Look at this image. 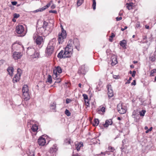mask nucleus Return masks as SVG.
Here are the masks:
<instances>
[{"instance_id":"nucleus-1","label":"nucleus","mask_w":156,"mask_h":156,"mask_svg":"<svg viewBox=\"0 0 156 156\" xmlns=\"http://www.w3.org/2000/svg\"><path fill=\"white\" fill-rule=\"evenodd\" d=\"M73 53V49L67 45L64 51L62 50L59 53L57 57L60 58H69L72 55Z\"/></svg>"},{"instance_id":"nucleus-2","label":"nucleus","mask_w":156,"mask_h":156,"mask_svg":"<svg viewBox=\"0 0 156 156\" xmlns=\"http://www.w3.org/2000/svg\"><path fill=\"white\" fill-rule=\"evenodd\" d=\"M54 39H53L51 41H50L46 48L45 54L47 57L51 56L53 52L54 49V47L55 44L54 41Z\"/></svg>"},{"instance_id":"nucleus-3","label":"nucleus","mask_w":156,"mask_h":156,"mask_svg":"<svg viewBox=\"0 0 156 156\" xmlns=\"http://www.w3.org/2000/svg\"><path fill=\"white\" fill-rule=\"evenodd\" d=\"M68 46L72 48L73 50V48H76L78 51H79L80 48V45L79 40L76 38H75L72 40H70L68 41Z\"/></svg>"},{"instance_id":"nucleus-4","label":"nucleus","mask_w":156,"mask_h":156,"mask_svg":"<svg viewBox=\"0 0 156 156\" xmlns=\"http://www.w3.org/2000/svg\"><path fill=\"white\" fill-rule=\"evenodd\" d=\"M33 39L39 48H41L44 42L42 37L38 35L37 33H35L34 34Z\"/></svg>"},{"instance_id":"nucleus-5","label":"nucleus","mask_w":156,"mask_h":156,"mask_svg":"<svg viewBox=\"0 0 156 156\" xmlns=\"http://www.w3.org/2000/svg\"><path fill=\"white\" fill-rule=\"evenodd\" d=\"M67 36L66 32L62 28V31L59 33L58 35V40L59 44H62L65 41Z\"/></svg>"},{"instance_id":"nucleus-6","label":"nucleus","mask_w":156,"mask_h":156,"mask_svg":"<svg viewBox=\"0 0 156 156\" xmlns=\"http://www.w3.org/2000/svg\"><path fill=\"white\" fill-rule=\"evenodd\" d=\"M22 92L23 98L26 101L28 100L30 98V96L28 87L27 85H24L23 86L22 89Z\"/></svg>"},{"instance_id":"nucleus-7","label":"nucleus","mask_w":156,"mask_h":156,"mask_svg":"<svg viewBox=\"0 0 156 156\" xmlns=\"http://www.w3.org/2000/svg\"><path fill=\"white\" fill-rule=\"evenodd\" d=\"M43 25L45 29L46 33V34L47 35L52 31L53 29V27L51 25H49L48 23L45 21L43 22Z\"/></svg>"},{"instance_id":"nucleus-8","label":"nucleus","mask_w":156,"mask_h":156,"mask_svg":"<svg viewBox=\"0 0 156 156\" xmlns=\"http://www.w3.org/2000/svg\"><path fill=\"white\" fill-rule=\"evenodd\" d=\"M117 110L119 113L123 114L126 112V107L122 104H119L117 105Z\"/></svg>"},{"instance_id":"nucleus-9","label":"nucleus","mask_w":156,"mask_h":156,"mask_svg":"<svg viewBox=\"0 0 156 156\" xmlns=\"http://www.w3.org/2000/svg\"><path fill=\"white\" fill-rule=\"evenodd\" d=\"M27 31V28L25 25H20V37L25 36Z\"/></svg>"},{"instance_id":"nucleus-10","label":"nucleus","mask_w":156,"mask_h":156,"mask_svg":"<svg viewBox=\"0 0 156 156\" xmlns=\"http://www.w3.org/2000/svg\"><path fill=\"white\" fill-rule=\"evenodd\" d=\"M62 72V69L61 67L59 66H57L55 69L53 70V77L56 78L57 77V76L58 75L59 76V75L57 73L60 74Z\"/></svg>"},{"instance_id":"nucleus-11","label":"nucleus","mask_w":156,"mask_h":156,"mask_svg":"<svg viewBox=\"0 0 156 156\" xmlns=\"http://www.w3.org/2000/svg\"><path fill=\"white\" fill-rule=\"evenodd\" d=\"M45 29L44 28V27L43 25V26L41 27H40L37 30V31L35 33H37V34L40 35H43L44 36H46V33Z\"/></svg>"},{"instance_id":"nucleus-12","label":"nucleus","mask_w":156,"mask_h":156,"mask_svg":"<svg viewBox=\"0 0 156 156\" xmlns=\"http://www.w3.org/2000/svg\"><path fill=\"white\" fill-rule=\"evenodd\" d=\"M33 122L32 121L30 120L28 121L27 122L28 126L29 127H31V129L33 131L36 132L38 129V126L36 124H32L31 126V125H32V123Z\"/></svg>"},{"instance_id":"nucleus-13","label":"nucleus","mask_w":156,"mask_h":156,"mask_svg":"<svg viewBox=\"0 0 156 156\" xmlns=\"http://www.w3.org/2000/svg\"><path fill=\"white\" fill-rule=\"evenodd\" d=\"M52 3V1L50 2L46 5L43 6V7H42L41 8H40L34 10V12H41L43 11H44L46 9H47L49 8L50 6V5Z\"/></svg>"},{"instance_id":"nucleus-14","label":"nucleus","mask_w":156,"mask_h":156,"mask_svg":"<svg viewBox=\"0 0 156 156\" xmlns=\"http://www.w3.org/2000/svg\"><path fill=\"white\" fill-rule=\"evenodd\" d=\"M105 107L102 106H101L97 109V111L98 113L103 115L105 112Z\"/></svg>"},{"instance_id":"nucleus-15","label":"nucleus","mask_w":156,"mask_h":156,"mask_svg":"<svg viewBox=\"0 0 156 156\" xmlns=\"http://www.w3.org/2000/svg\"><path fill=\"white\" fill-rule=\"evenodd\" d=\"M107 88L108 90V94L109 98H111L113 96V92L112 90V89L111 85H108L107 86Z\"/></svg>"},{"instance_id":"nucleus-16","label":"nucleus","mask_w":156,"mask_h":156,"mask_svg":"<svg viewBox=\"0 0 156 156\" xmlns=\"http://www.w3.org/2000/svg\"><path fill=\"white\" fill-rule=\"evenodd\" d=\"M38 144L40 146H43L46 143L45 139L43 137V136L40 137L38 140Z\"/></svg>"},{"instance_id":"nucleus-17","label":"nucleus","mask_w":156,"mask_h":156,"mask_svg":"<svg viewBox=\"0 0 156 156\" xmlns=\"http://www.w3.org/2000/svg\"><path fill=\"white\" fill-rule=\"evenodd\" d=\"M78 72L80 74L85 75L86 72V70L85 69L84 66H81L79 68Z\"/></svg>"},{"instance_id":"nucleus-18","label":"nucleus","mask_w":156,"mask_h":156,"mask_svg":"<svg viewBox=\"0 0 156 156\" xmlns=\"http://www.w3.org/2000/svg\"><path fill=\"white\" fill-rule=\"evenodd\" d=\"M35 50L32 47H29L27 48V53L29 55L31 56L35 52Z\"/></svg>"},{"instance_id":"nucleus-19","label":"nucleus","mask_w":156,"mask_h":156,"mask_svg":"<svg viewBox=\"0 0 156 156\" xmlns=\"http://www.w3.org/2000/svg\"><path fill=\"white\" fill-rule=\"evenodd\" d=\"M20 68H18L17 69L18 73L15 76L13 77V82L14 83L15 82H16L19 81L20 80V73H19Z\"/></svg>"},{"instance_id":"nucleus-20","label":"nucleus","mask_w":156,"mask_h":156,"mask_svg":"<svg viewBox=\"0 0 156 156\" xmlns=\"http://www.w3.org/2000/svg\"><path fill=\"white\" fill-rule=\"evenodd\" d=\"M112 60L111 65H115L117 63V57L115 55H113L111 58Z\"/></svg>"},{"instance_id":"nucleus-21","label":"nucleus","mask_w":156,"mask_h":156,"mask_svg":"<svg viewBox=\"0 0 156 156\" xmlns=\"http://www.w3.org/2000/svg\"><path fill=\"white\" fill-rule=\"evenodd\" d=\"M112 124V119H111L107 120L106 121L105 123L103 124V126L105 127H108L109 125H111Z\"/></svg>"},{"instance_id":"nucleus-22","label":"nucleus","mask_w":156,"mask_h":156,"mask_svg":"<svg viewBox=\"0 0 156 156\" xmlns=\"http://www.w3.org/2000/svg\"><path fill=\"white\" fill-rule=\"evenodd\" d=\"M83 146V143L82 142L78 143L75 144V148L77 151L80 150L81 147Z\"/></svg>"},{"instance_id":"nucleus-23","label":"nucleus","mask_w":156,"mask_h":156,"mask_svg":"<svg viewBox=\"0 0 156 156\" xmlns=\"http://www.w3.org/2000/svg\"><path fill=\"white\" fill-rule=\"evenodd\" d=\"M13 57L15 60L18 59L20 58V53L18 52H14L13 55Z\"/></svg>"},{"instance_id":"nucleus-24","label":"nucleus","mask_w":156,"mask_h":156,"mask_svg":"<svg viewBox=\"0 0 156 156\" xmlns=\"http://www.w3.org/2000/svg\"><path fill=\"white\" fill-rule=\"evenodd\" d=\"M56 104L55 102H53L52 103H51L50 105V109L52 110V111L53 112H56L55 108L56 107Z\"/></svg>"},{"instance_id":"nucleus-25","label":"nucleus","mask_w":156,"mask_h":156,"mask_svg":"<svg viewBox=\"0 0 156 156\" xmlns=\"http://www.w3.org/2000/svg\"><path fill=\"white\" fill-rule=\"evenodd\" d=\"M39 53L37 51H35L34 53L32 55L30 56V58H31L34 59V58H39Z\"/></svg>"},{"instance_id":"nucleus-26","label":"nucleus","mask_w":156,"mask_h":156,"mask_svg":"<svg viewBox=\"0 0 156 156\" xmlns=\"http://www.w3.org/2000/svg\"><path fill=\"white\" fill-rule=\"evenodd\" d=\"M7 71L9 73V74L12 76L13 72V68L12 67H9L7 69Z\"/></svg>"},{"instance_id":"nucleus-27","label":"nucleus","mask_w":156,"mask_h":156,"mask_svg":"<svg viewBox=\"0 0 156 156\" xmlns=\"http://www.w3.org/2000/svg\"><path fill=\"white\" fill-rule=\"evenodd\" d=\"M120 45L123 48L125 47L126 45V41L125 40H123L120 41Z\"/></svg>"},{"instance_id":"nucleus-28","label":"nucleus","mask_w":156,"mask_h":156,"mask_svg":"<svg viewBox=\"0 0 156 156\" xmlns=\"http://www.w3.org/2000/svg\"><path fill=\"white\" fill-rule=\"evenodd\" d=\"M133 3L132 2H130L126 4L127 8L129 10H130L133 9Z\"/></svg>"},{"instance_id":"nucleus-29","label":"nucleus","mask_w":156,"mask_h":156,"mask_svg":"<svg viewBox=\"0 0 156 156\" xmlns=\"http://www.w3.org/2000/svg\"><path fill=\"white\" fill-rule=\"evenodd\" d=\"M55 80H56L55 81V83H60L61 81V79L60 77V76L58 75L57 76V77L56 78H53Z\"/></svg>"},{"instance_id":"nucleus-30","label":"nucleus","mask_w":156,"mask_h":156,"mask_svg":"<svg viewBox=\"0 0 156 156\" xmlns=\"http://www.w3.org/2000/svg\"><path fill=\"white\" fill-rule=\"evenodd\" d=\"M58 150V148H57L56 145H54L53 147L51 148V151L53 152H56Z\"/></svg>"},{"instance_id":"nucleus-31","label":"nucleus","mask_w":156,"mask_h":156,"mask_svg":"<svg viewBox=\"0 0 156 156\" xmlns=\"http://www.w3.org/2000/svg\"><path fill=\"white\" fill-rule=\"evenodd\" d=\"M47 82H48L50 83H52V78L51 76L50 75H49L48 76Z\"/></svg>"},{"instance_id":"nucleus-32","label":"nucleus","mask_w":156,"mask_h":156,"mask_svg":"<svg viewBox=\"0 0 156 156\" xmlns=\"http://www.w3.org/2000/svg\"><path fill=\"white\" fill-rule=\"evenodd\" d=\"M155 73H156V69H153L151 71L150 76H154Z\"/></svg>"},{"instance_id":"nucleus-33","label":"nucleus","mask_w":156,"mask_h":156,"mask_svg":"<svg viewBox=\"0 0 156 156\" xmlns=\"http://www.w3.org/2000/svg\"><path fill=\"white\" fill-rule=\"evenodd\" d=\"M94 123L93 125L94 126H97L99 123V121L98 119H95L94 120Z\"/></svg>"},{"instance_id":"nucleus-34","label":"nucleus","mask_w":156,"mask_h":156,"mask_svg":"<svg viewBox=\"0 0 156 156\" xmlns=\"http://www.w3.org/2000/svg\"><path fill=\"white\" fill-rule=\"evenodd\" d=\"M83 0H78L77 4L78 6H80L83 3Z\"/></svg>"},{"instance_id":"nucleus-35","label":"nucleus","mask_w":156,"mask_h":156,"mask_svg":"<svg viewBox=\"0 0 156 156\" xmlns=\"http://www.w3.org/2000/svg\"><path fill=\"white\" fill-rule=\"evenodd\" d=\"M108 150L112 152H113L115 150L114 148L111 146H109L108 147Z\"/></svg>"},{"instance_id":"nucleus-36","label":"nucleus","mask_w":156,"mask_h":156,"mask_svg":"<svg viewBox=\"0 0 156 156\" xmlns=\"http://www.w3.org/2000/svg\"><path fill=\"white\" fill-rule=\"evenodd\" d=\"M155 55H153L151 56L150 57V60L152 61V62H154L156 60V58H155Z\"/></svg>"},{"instance_id":"nucleus-37","label":"nucleus","mask_w":156,"mask_h":156,"mask_svg":"<svg viewBox=\"0 0 156 156\" xmlns=\"http://www.w3.org/2000/svg\"><path fill=\"white\" fill-rule=\"evenodd\" d=\"M93 3L92 5L93 8L94 10H95L96 9V2L95 0H93Z\"/></svg>"},{"instance_id":"nucleus-38","label":"nucleus","mask_w":156,"mask_h":156,"mask_svg":"<svg viewBox=\"0 0 156 156\" xmlns=\"http://www.w3.org/2000/svg\"><path fill=\"white\" fill-rule=\"evenodd\" d=\"M65 114L67 116H69L71 115L70 112L67 109H66L65 111Z\"/></svg>"},{"instance_id":"nucleus-39","label":"nucleus","mask_w":156,"mask_h":156,"mask_svg":"<svg viewBox=\"0 0 156 156\" xmlns=\"http://www.w3.org/2000/svg\"><path fill=\"white\" fill-rule=\"evenodd\" d=\"M145 112V110H142L141 112H140V115L142 116H144V115Z\"/></svg>"},{"instance_id":"nucleus-40","label":"nucleus","mask_w":156,"mask_h":156,"mask_svg":"<svg viewBox=\"0 0 156 156\" xmlns=\"http://www.w3.org/2000/svg\"><path fill=\"white\" fill-rule=\"evenodd\" d=\"M84 101H85V105L87 106H89V105H90V103H89V100L88 99H87L85 100H84Z\"/></svg>"},{"instance_id":"nucleus-41","label":"nucleus","mask_w":156,"mask_h":156,"mask_svg":"<svg viewBox=\"0 0 156 156\" xmlns=\"http://www.w3.org/2000/svg\"><path fill=\"white\" fill-rule=\"evenodd\" d=\"M34 153L33 151H30L29 153L28 154V156H35Z\"/></svg>"},{"instance_id":"nucleus-42","label":"nucleus","mask_w":156,"mask_h":156,"mask_svg":"<svg viewBox=\"0 0 156 156\" xmlns=\"http://www.w3.org/2000/svg\"><path fill=\"white\" fill-rule=\"evenodd\" d=\"M16 32L18 34H20V26L19 25H18L17 26H16Z\"/></svg>"},{"instance_id":"nucleus-43","label":"nucleus","mask_w":156,"mask_h":156,"mask_svg":"<svg viewBox=\"0 0 156 156\" xmlns=\"http://www.w3.org/2000/svg\"><path fill=\"white\" fill-rule=\"evenodd\" d=\"M51 1L52 2V3L50 5H51V9H54L55 8V5L53 3L52 1L51 0L50 2Z\"/></svg>"},{"instance_id":"nucleus-44","label":"nucleus","mask_w":156,"mask_h":156,"mask_svg":"<svg viewBox=\"0 0 156 156\" xmlns=\"http://www.w3.org/2000/svg\"><path fill=\"white\" fill-rule=\"evenodd\" d=\"M83 99H84V100L87 99H88V96L85 94H83Z\"/></svg>"},{"instance_id":"nucleus-45","label":"nucleus","mask_w":156,"mask_h":156,"mask_svg":"<svg viewBox=\"0 0 156 156\" xmlns=\"http://www.w3.org/2000/svg\"><path fill=\"white\" fill-rule=\"evenodd\" d=\"M101 87L100 85V84H99L98 86H97L96 89L98 91H100L101 90Z\"/></svg>"},{"instance_id":"nucleus-46","label":"nucleus","mask_w":156,"mask_h":156,"mask_svg":"<svg viewBox=\"0 0 156 156\" xmlns=\"http://www.w3.org/2000/svg\"><path fill=\"white\" fill-rule=\"evenodd\" d=\"M20 16V15L18 14L15 13L13 14V18H18Z\"/></svg>"},{"instance_id":"nucleus-47","label":"nucleus","mask_w":156,"mask_h":156,"mask_svg":"<svg viewBox=\"0 0 156 156\" xmlns=\"http://www.w3.org/2000/svg\"><path fill=\"white\" fill-rule=\"evenodd\" d=\"M49 12L50 13H53L55 14H57V11L56 10H50L49 11Z\"/></svg>"},{"instance_id":"nucleus-48","label":"nucleus","mask_w":156,"mask_h":156,"mask_svg":"<svg viewBox=\"0 0 156 156\" xmlns=\"http://www.w3.org/2000/svg\"><path fill=\"white\" fill-rule=\"evenodd\" d=\"M132 78L131 77L129 78V79L126 82L125 84H129L130 83V81L132 80Z\"/></svg>"},{"instance_id":"nucleus-49","label":"nucleus","mask_w":156,"mask_h":156,"mask_svg":"<svg viewBox=\"0 0 156 156\" xmlns=\"http://www.w3.org/2000/svg\"><path fill=\"white\" fill-rule=\"evenodd\" d=\"M72 101V100L69 99L67 98L66 100V104H68L70 102Z\"/></svg>"},{"instance_id":"nucleus-50","label":"nucleus","mask_w":156,"mask_h":156,"mask_svg":"<svg viewBox=\"0 0 156 156\" xmlns=\"http://www.w3.org/2000/svg\"><path fill=\"white\" fill-rule=\"evenodd\" d=\"M136 73V71L135 70L133 71V73H132V76L133 77H134L135 76Z\"/></svg>"},{"instance_id":"nucleus-51","label":"nucleus","mask_w":156,"mask_h":156,"mask_svg":"<svg viewBox=\"0 0 156 156\" xmlns=\"http://www.w3.org/2000/svg\"><path fill=\"white\" fill-rule=\"evenodd\" d=\"M26 0H20V5H23L26 2Z\"/></svg>"},{"instance_id":"nucleus-52","label":"nucleus","mask_w":156,"mask_h":156,"mask_svg":"<svg viewBox=\"0 0 156 156\" xmlns=\"http://www.w3.org/2000/svg\"><path fill=\"white\" fill-rule=\"evenodd\" d=\"M136 85V80H133V82H132L131 83V85L133 86V85Z\"/></svg>"},{"instance_id":"nucleus-53","label":"nucleus","mask_w":156,"mask_h":156,"mask_svg":"<svg viewBox=\"0 0 156 156\" xmlns=\"http://www.w3.org/2000/svg\"><path fill=\"white\" fill-rule=\"evenodd\" d=\"M122 19V18L121 17H117L116 18V21H119V20H121Z\"/></svg>"},{"instance_id":"nucleus-54","label":"nucleus","mask_w":156,"mask_h":156,"mask_svg":"<svg viewBox=\"0 0 156 156\" xmlns=\"http://www.w3.org/2000/svg\"><path fill=\"white\" fill-rule=\"evenodd\" d=\"M115 34L114 33H111V35L110 36V37L113 38L114 37H115Z\"/></svg>"},{"instance_id":"nucleus-55","label":"nucleus","mask_w":156,"mask_h":156,"mask_svg":"<svg viewBox=\"0 0 156 156\" xmlns=\"http://www.w3.org/2000/svg\"><path fill=\"white\" fill-rule=\"evenodd\" d=\"M5 62V61L3 60H0V66L3 64Z\"/></svg>"},{"instance_id":"nucleus-56","label":"nucleus","mask_w":156,"mask_h":156,"mask_svg":"<svg viewBox=\"0 0 156 156\" xmlns=\"http://www.w3.org/2000/svg\"><path fill=\"white\" fill-rule=\"evenodd\" d=\"M113 78L115 79H118L119 78V76L114 75L113 76Z\"/></svg>"},{"instance_id":"nucleus-57","label":"nucleus","mask_w":156,"mask_h":156,"mask_svg":"<svg viewBox=\"0 0 156 156\" xmlns=\"http://www.w3.org/2000/svg\"><path fill=\"white\" fill-rule=\"evenodd\" d=\"M127 28V26H125L124 28H121V30L122 31H124Z\"/></svg>"},{"instance_id":"nucleus-58","label":"nucleus","mask_w":156,"mask_h":156,"mask_svg":"<svg viewBox=\"0 0 156 156\" xmlns=\"http://www.w3.org/2000/svg\"><path fill=\"white\" fill-rule=\"evenodd\" d=\"M12 4L13 5H16L17 4V2H11Z\"/></svg>"},{"instance_id":"nucleus-59","label":"nucleus","mask_w":156,"mask_h":156,"mask_svg":"<svg viewBox=\"0 0 156 156\" xmlns=\"http://www.w3.org/2000/svg\"><path fill=\"white\" fill-rule=\"evenodd\" d=\"M135 113L136 112L135 111L133 112L132 116L133 118H135Z\"/></svg>"},{"instance_id":"nucleus-60","label":"nucleus","mask_w":156,"mask_h":156,"mask_svg":"<svg viewBox=\"0 0 156 156\" xmlns=\"http://www.w3.org/2000/svg\"><path fill=\"white\" fill-rule=\"evenodd\" d=\"M123 11L122 10H121L120 12H119V15H120V16H122V14H123Z\"/></svg>"},{"instance_id":"nucleus-61","label":"nucleus","mask_w":156,"mask_h":156,"mask_svg":"<svg viewBox=\"0 0 156 156\" xmlns=\"http://www.w3.org/2000/svg\"><path fill=\"white\" fill-rule=\"evenodd\" d=\"M147 42V41H145L144 40L140 42V43H146Z\"/></svg>"},{"instance_id":"nucleus-62","label":"nucleus","mask_w":156,"mask_h":156,"mask_svg":"<svg viewBox=\"0 0 156 156\" xmlns=\"http://www.w3.org/2000/svg\"><path fill=\"white\" fill-rule=\"evenodd\" d=\"M143 40H144L145 41H146V39H147V37H146V36H144V37H143Z\"/></svg>"},{"instance_id":"nucleus-63","label":"nucleus","mask_w":156,"mask_h":156,"mask_svg":"<svg viewBox=\"0 0 156 156\" xmlns=\"http://www.w3.org/2000/svg\"><path fill=\"white\" fill-rule=\"evenodd\" d=\"M72 156H80L78 154H73Z\"/></svg>"},{"instance_id":"nucleus-64","label":"nucleus","mask_w":156,"mask_h":156,"mask_svg":"<svg viewBox=\"0 0 156 156\" xmlns=\"http://www.w3.org/2000/svg\"><path fill=\"white\" fill-rule=\"evenodd\" d=\"M145 27L147 29H148L149 28V26H148L146 25Z\"/></svg>"}]
</instances>
